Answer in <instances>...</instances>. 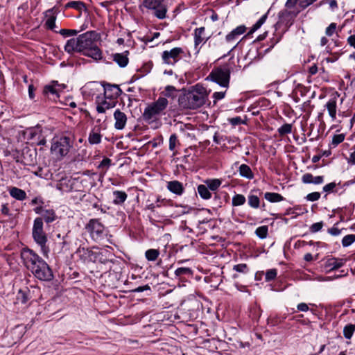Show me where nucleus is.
Listing matches in <instances>:
<instances>
[{
	"label": "nucleus",
	"mask_w": 355,
	"mask_h": 355,
	"mask_svg": "<svg viewBox=\"0 0 355 355\" xmlns=\"http://www.w3.org/2000/svg\"><path fill=\"white\" fill-rule=\"evenodd\" d=\"M292 132V125L289 123H285L282 125L279 129L278 132L281 136L289 134Z\"/></svg>",
	"instance_id": "3c124183"
},
{
	"label": "nucleus",
	"mask_w": 355,
	"mask_h": 355,
	"mask_svg": "<svg viewBox=\"0 0 355 355\" xmlns=\"http://www.w3.org/2000/svg\"><path fill=\"white\" fill-rule=\"evenodd\" d=\"M355 241V234H348L345 236L342 239V245L343 247H348Z\"/></svg>",
	"instance_id": "8fccbe9b"
},
{
	"label": "nucleus",
	"mask_w": 355,
	"mask_h": 355,
	"mask_svg": "<svg viewBox=\"0 0 355 355\" xmlns=\"http://www.w3.org/2000/svg\"><path fill=\"white\" fill-rule=\"evenodd\" d=\"M300 10H291L286 8L279 13V23L284 24L286 27H290L294 21L295 18L300 13Z\"/></svg>",
	"instance_id": "2eb2a0df"
},
{
	"label": "nucleus",
	"mask_w": 355,
	"mask_h": 355,
	"mask_svg": "<svg viewBox=\"0 0 355 355\" xmlns=\"http://www.w3.org/2000/svg\"><path fill=\"white\" fill-rule=\"evenodd\" d=\"M336 29V24L331 23L329 26L326 28L325 33L327 36L330 37L333 35Z\"/></svg>",
	"instance_id": "052dcab7"
},
{
	"label": "nucleus",
	"mask_w": 355,
	"mask_h": 355,
	"mask_svg": "<svg viewBox=\"0 0 355 355\" xmlns=\"http://www.w3.org/2000/svg\"><path fill=\"white\" fill-rule=\"evenodd\" d=\"M316 1L317 0H287L285 6L288 9H292L297 4L301 10H304Z\"/></svg>",
	"instance_id": "aec40b11"
},
{
	"label": "nucleus",
	"mask_w": 355,
	"mask_h": 355,
	"mask_svg": "<svg viewBox=\"0 0 355 355\" xmlns=\"http://www.w3.org/2000/svg\"><path fill=\"white\" fill-rule=\"evenodd\" d=\"M329 116L333 121L336 119L337 99L336 97L330 98L325 105Z\"/></svg>",
	"instance_id": "a878e982"
},
{
	"label": "nucleus",
	"mask_w": 355,
	"mask_h": 355,
	"mask_svg": "<svg viewBox=\"0 0 355 355\" xmlns=\"http://www.w3.org/2000/svg\"><path fill=\"white\" fill-rule=\"evenodd\" d=\"M114 119L115 120V129L121 130L125 128L128 118L123 112L121 111L119 109H116L114 112Z\"/></svg>",
	"instance_id": "a211bd4d"
},
{
	"label": "nucleus",
	"mask_w": 355,
	"mask_h": 355,
	"mask_svg": "<svg viewBox=\"0 0 355 355\" xmlns=\"http://www.w3.org/2000/svg\"><path fill=\"white\" fill-rule=\"evenodd\" d=\"M336 184L335 182H331L323 187V191L324 192H333L334 189L336 187Z\"/></svg>",
	"instance_id": "338daca9"
},
{
	"label": "nucleus",
	"mask_w": 355,
	"mask_h": 355,
	"mask_svg": "<svg viewBox=\"0 0 355 355\" xmlns=\"http://www.w3.org/2000/svg\"><path fill=\"white\" fill-rule=\"evenodd\" d=\"M80 49V53L94 46L100 39V35L95 31H89L78 37Z\"/></svg>",
	"instance_id": "1a4fd4ad"
},
{
	"label": "nucleus",
	"mask_w": 355,
	"mask_h": 355,
	"mask_svg": "<svg viewBox=\"0 0 355 355\" xmlns=\"http://www.w3.org/2000/svg\"><path fill=\"white\" fill-rule=\"evenodd\" d=\"M345 139V135L344 134H338V135H334L332 137V141L331 143V146L335 148L338 144L342 143Z\"/></svg>",
	"instance_id": "09e8293b"
},
{
	"label": "nucleus",
	"mask_w": 355,
	"mask_h": 355,
	"mask_svg": "<svg viewBox=\"0 0 355 355\" xmlns=\"http://www.w3.org/2000/svg\"><path fill=\"white\" fill-rule=\"evenodd\" d=\"M36 151L28 148L24 149L22 153L24 164L28 166L34 165L36 162Z\"/></svg>",
	"instance_id": "5701e85b"
},
{
	"label": "nucleus",
	"mask_w": 355,
	"mask_h": 355,
	"mask_svg": "<svg viewBox=\"0 0 355 355\" xmlns=\"http://www.w3.org/2000/svg\"><path fill=\"white\" fill-rule=\"evenodd\" d=\"M101 85L103 87V94L105 98L116 101V99L122 93V90L117 85L110 84L106 82H102Z\"/></svg>",
	"instance_id": "4468645a"
},
{
	"label": "nucleus",
	"mask_w": 355,
	"mask_h": 355,
	"mask_svg": "<svg viewBox=\"0 0 355 355\" xmlns=\"http://www.w3.org/2000/svg\"><path fill=\"white\" fill-rule=\"evenodd\" d=\"M345 263V261L343 259L331 257L327 259L324 267L328 269L329 271H333L341 268Z\"/></svg>",
	"instance_id": "412c9836"
},
{
	"label": "nucleus",
	"mask_w": 355,
	"mask_h": 355,
	"mask_svg": "<svg viewBox=\"0 0 355 355\" xmlns=\"http://www.w3.org/2000/svg\"><path fill=\"white\" fill-rule=\"evenodd\" d=\"M128 51H125L123 53H116L113 55V60L116 62L120 67H125L128 64V58L127 54Z\"/></svg>",
	"instance_id": "cd10ccee"
},
{
	"label": "nucleus",
	"mask_w": 355,
	"mask_h": 355,
	"mask_svg": "<svg viewBox=\"0 0 355 355\" xmlns=\"http://www.w3.org/2000/svg\"><path fill=\"white\" fill-rule=\"evenodd\" d=\"M32 236L34 241L41 248V251L44 256H47L49 248L46 245L48 241L47 235L44 230V223L40 218H35L32 228Z\"/></svg>",
	"instance_id": "39448f33"
},
{
	"label": "nucleus",
	"mask_w": 355,
	"mask_h": 355,
	"mask_svg": "<svg viewBox=\"0 0 355 355\" xmlns=\"http://www.w3.org/2000/svg\"><path fill=\"white\" fill-rule=\"evenodd\" d=\"M31 271L37 279L42 281H51L53 278L51 268L44 259L39 261L34 270Z\"/></svg>",
	"instance_id": "9b49d317"
},
{
	"label": "nucleus",
	"mask_w": 355,
	"mask_h": 355,
	"mask_svg": "<svg viewBox=\"0 0 355 355\" xmlns=\"http://www.w3.org/2000/svg\"><path fill=\"white\" fill-rule=\"evenodd\" d=\"M237 37H238V35H236V33H234V31H232L230 33H228L226 35L225 40L227 42H232L234 41Z\"/></svg>",
	"instance_id": "774afa93"
},
{
	"label": "nucleus",
	"mask_w": 355,
	"mask_h": 355,
	"mask_svg": "<svg viewBox=\"0 0 355 355\" xmlns=\"http://www.w3.org/2000/svg\"><path fill=\"white\" fill-rule=\"evenodd\" d=\"M85 229L95 241H99L104 237L105 226L100 222L99 219H90L85 225Z\"/></svg>",
	"instance_id": "9d476101"
},
{
	"label": "nucleus",
	"mask_w": 355,
	"mask_h": 355,
	"mask_svg": "<svg viewBox=\"0 0 355 355\" xmlns=\"http://www.w3.org/2000/svg\"><path fill=\"white\" fill-rule=\"evenodd\" d=\"M208 97L205 87L196 84L187 89H182L178 96L179 107L182 110H194L202 107Z\"/></svg>",
	"instance_id": "f257e3e1"
},
{
	"label": "nucleus",
	"mask_w": 355,
	"mask_h": 355,
	"mask_svg": "<svg viewBox=\"0 0 355 355\" xmlns=\"http://www.w3.org/2000/svg\"><path fill=\"white\" fill-rule=\"evenodd\" d=\"M193 274V271L190 268L187 267H181L178 268L175 271V275L176 277H182L184 275H191Z\"/></svg>",
	"instance_id": "49530a36"
},
{
	"label": "nucleus",
	"mask_w": 355,
	"mask_h": 355,
	"mask_svg": "<svg viewBox=\"0 0 355 355\" xmlns=\"http://www.w3.org/2000/svg\"><path fill=\"white\" fill-rule=\"evenodd\" d=\"M338 222L336 223L332 227L329 228L327 232L332 236H338L341 233L342 230L338 229L336 225H338Z\"/></svg>",
	"instance_id": "bf43d9fd"
},
{
	"label": "nucleus",
	"mask_w": 355,
	"mask_h": 355,
	"mask_svg": "<svg viewBox=\"0 0 355 355\" xmlns=\"http://www.w3.org/2000/svg\"><path fill=\"white\" fill-rule=\"evenodd\" d=\"M168 104L167 98L159 96L158 99L149 104L142 114V118L146 123L150 124L157 119L166 110Z\"/></svg>",
	"instance_id": "20e7f679"
},
{
	"label": "nucleus",
	"mask_w": 355,
	"mask_h": 355,
	"mask_svg": "<svg viewBox=\"0 0 355 355\" xmlns=\"http://www.w3.org/2000/svg\"><path fill=\"white\" fill-rule=\"evenodd\" d=\"M183 53V49L180 47H175L170 51H164L162 54L163 62L173 65L180 60V55Z\"/></svg>",
	"instance_id": "ddd939ff"
},
{
	"label": "nucleus",
	"mask_w": 355,
	"mask_h": 355,
	"mask_svg": "<svg viewBox=\"0 0 355 355\" xmlns=\"http://www.w3.org/2000/svg\"><path fill=\"white\" fill-rule=\"evenodd\" d=\"M226 91L225 92H216L213 94V98L214 104L219 100L223 99L225 96Z\"/></svg>",
	"instance_id": "e2e57ef3"
},
{
	"label": "nucleus",
	"mask_w": 355,
	"mask_h": 355,
	"mask_svg": "<svg viewBox=\"0 0 355 355\" xmlns=\"http://www.w3.org/2000/svg\"><path fill=\"white\" fill-rule=\"evenodd\" d=\"M277 269H270L266 271V282H270V281H272L273 279H275L277 277Z\"/></svg>",
	"instance_id": "864d4df0"
},
{
	"label": "nucleus",
	"mask_w": 355,
	"mask_h": 355,
	"mask_svg": "<svg viewBox=\"0 0 355 355\" xmlns=\"http://www.w3.org/2000/svg\"><path fill=\"white\" fill-rule=\"evenodd\" d=\"M264 198L270 202H278L284 200V198L278 193L266 192Z\"/></svg>",
	"instance_id": "72a5a7b5"
},
{
	"label": "nucleus",
	"mask_w": 355,
	"mask_h": 355,
	"mask_svg": "<svg viewBox=\"0 0 355 355\" xmlns=\"http://www.w3.org/2000/svg\"><path fill=\"white\" fill-rule=\"evenodd\" d=\"M198 193L201 198L208 200L211 198V193L208 187L205 184L198 186Z\"/></svg>",
	"instance_id": "f704fd0d"
},
{
	"label": "nucleus",
	"mask_w": 355,
	"mask_h": 355,
	"mask_svg": "<svg viewBox=\"0 0 355 355\" xmlns=\"http://www.w3.org/2000/svg\"><path fill=\"white\" fill-rule=\"evenodd\" d=\"M30 291L27 287L19 289L17 295V300L21 304H26L29 299Z\"/></svg>",
	"instance_id": "2f4dec72"
},
{
	"label": "nucleus",
	"mask_w": 355,
	"mask_h": 355,
	"mask_svg": "<svg viewBox=\"0 0 355 355\" xmlns=\"http://www.w3.org/2000/svg\"><path fill=\"white\" fill-rule=\"evenodd\" d=\"M57 12V10L55 7L49 9L45 12V16L47 17V19L45 22V26L47 28L55 32H58L57 31L54 30L55 28V21H56V15L55 13Z\"/></svg>",
	"instance_id": "6ab92c4d"
},
{
	"label": "nucleus",
	"mask_w": 355,
	"mask_h": 355,
	"mask_svg": "<svg viewBox=\"0 0 355 355\" xmlns=\"http://www.w3.org/2000/svg\"><path fill=\"white\" fill-rule=\"evenodd\" d=\"M320 196H321L320 193H319V192H312V193H309L306 196L305 198L308 201L314 202V201H316V200H319L320 198Z\"/></svg>",
	"instance_id": "4d7b16f0"
},
{
	"label": "nucleus",
	"mask_w": 355,
	"mask_h": 355,
	"mask_svg": "<svg viewBox=\"0 0 355 355\" xmlns=\"http://www.w3.org/2000/svg\"><path fill=\"white\" fill-rule=\"evenodd\" d=\"M313 176L311 173H305L302 177V181L304 184H312Z\"/></svg>",
	"instance_id": "680f3d73"
},
{
	"label": "nucleus",
	"mask_w": 355,
	"mask_h": 355,
	"mask_svg": "<svg viewBox=\"0 0 355 355\" xmlns=\"http://www.w3.org/2000/svg\"><path fill=\"white\" fill-rule=\"evenodd\" d=\"M355 331V324H348L343 329V335L345 338L350 339Z\"/></svg>",
	"instance_id": "a18cd8bd"
},
{
	"label": "nucleus",
	"mask_w": 355,
	"mask_h": 355,
	"mask_svg": "<svg viewBox=\"0 0 355 355\" xmlns=\"http://www.w3.org/2000/svg\"><path fill=\"white\" fill-rule=\"evenodd\" d=\"M39 218L42 219L43 223L44 221L46 224H49L57 219V216L55 211L53 209H44V212Z\"/></svg>",
	"instance_id": "bb28decb"
},
{
	"label": "nucleus",
	"mask_w": 355,
	"mask_h": 355,
	"mask_svg": "<svg viewBox=\"0 0 355 355\" xmlns=\"http://www.w3.org/2000/svg\"><path fill=\"white\" fill-rule=\"evenodd\" d=\"M83 55L92 58L93 60L98 61L102 59L103 53L100 48L98 46L97 44L88 49L83 53Z\"/></svg>",
	"instance_id": "4be33fe9"
},
{
	"label": "nucleus",
	"mask_w": 355,
	"mask_h": 355,
	"mask_svg": "<svg viewBox=\"0 0 355 355\" xmlns=\"http://www.w3.org/2000/svg\"><path fill=\"white\" fill-rule=\"evenodd\" d=\"M178 90L174 86L172 85H167L164 90L161 93L162 95H163V97L166 98H175L176 97L175 92Z\"/></svg>",
	"instance_id": "58836bf2"
},
{
	"label": "nucleus",
	"mask_w": 355,
	"mask_h": 355,
	"mask_svg": "<svg viewBox=\"0 0 355 355\" xmlns=\"http://www.w3.org/2000/svg\"><path fill=\"white\" fill-rule=\"evenodd\" d=\"M206 186L212 191H216L221 184V181L219 179H210L205 180Z\"/></svg>",
	"instance_id": "4c0bfd02"
},
{
	"label": "nucleus",
	"mask_w": 355,
	"mask_h": 355,
	"mask_svg": "<svg viewBox=\"0 0 355 355\" xmlns=\"http://www.w3.org/2000/svg\"><path fill=\"white\" fill-rule=\"evenodd\" d=\"M105 96H97L96 98V103L97 104L96 110L98 113H104L107 110L111 109L116 106L117 101L114 100L107 101Z\"/></svg>",
	"instance_id": "dca6fc26"
},
{
	"label": "nucleus",
	"mask_w": 355,
	"mask_h": 355,
	"mask_svg": "<svg viewBox=\"0 0 355 355\" xmlns=\"http://www.w3.org/2000/svg\"><path fill=\"white\" fill-rule=\"evenodd\" d=\"M254 191H252L248 196V205L250 207L253 209H258L260 206V200L259 198L257 196L253 194Z\"/></svg>",
	"instance_id": "e433bc0d"
},
{
	"label": "nucleus",
	"mask_w": 355,
	"mask_h": 355,
	"mask_svg": "<svg viewBox=\"0 0 355 355\" xmlns=\"http://www.w3.org/2000/svg\"><path fill=\"white\" fill-rule=\"evenodd\" d=\"M177 143H178V140L176 134H172L169 138L168 146V148L171 151H173L175 150Z\"/></svg>",
	"instance_id": "5fc2aeb1"
},
{
	"label": "nucleus",
	"mask_w": 355,
	"mask_h": 355,
	"mask_svg": "<svg viewBox=\"0 0 355 355\" xmlns=\"http://www.w3.org/2000/svg\"><path fill=\"white\" fill-rule=\"evenodd\" d=\"M88 141L90 144H98L101 141V135L99 132H92L89 135Z\"/></svg>",
	"instance_id": "37998d69"
},
{
	"label": "nucleus",
	"mask_w": 355,
	"mask_h": 355,
	"mask_svg": "<svg viewBox=\"0 0 355 355\" xmlns=\"http://www.w3.org/2000/svg\"><path fill=\"white\" fill-rule=\"evenodd\" d=\"M323 227L322 222L315 223L310 227V231L313 233L320 231Z\"/></svg>",
	"instance_id": "0e129e2a"
},
{
	"label": "nucleus",
	"mask_w": 355,
	"mask_h": 355,
	"mask_svg": "<svg viewBox=\"0 0 355 355\" xmlns=\"http://www.w3.org/2000/svg\"><path fill=\"white\" fill-rule=\"evenodd\" d=\"M159 255V251L157 249H149L146 251L145 257L148 261H155Z\"/></svg>",
	"instance_id": "a19ab883"
},
{
	"label": "nucleus",
	"mask_w": 355,
	"mask_h": 355,
	"mask_svg": "<svg viewBox=\"0 0 355 355\" xmlns=\"http://www.w3.org/2000/svg\"><path fill=\"white\" fill-rule=\"evenodd\" d=\"M38 134L37 130L34 128H28L24 132V137L28 141H33Z\"/></svg>",
	"instance_id": "ea45409f"
},
{
	"label": "nucleus",
	"mask_w": 355,
	"mask_h": 355,
	"mask_svg": "<svg viewBox=\"0 0 355 355\" xmlns=\"http://www.w3.org/2000/svg\"><path fill=\"white\" fill-rule=\"evenodd\" d=\"M21 258L24 266L30 270H34L39 261L43 260L37 253L28 248H24L21 250Z\"/></svg>",
	"instance_id": "f8f14e48"
},
{
	"label": "nucleus",
	"mask_w": 355,
	"mask_h": 355,
	"mask_svg": "<svg viewBox=\"0 0 355 355\" xmlns=\"http://www.w3.org/2000/svg\"><path fill=\"white\" fill-rule=\"evenodd\" d=\"M267 17L268 13H266L253 25V26L251 28L250 31L248 32L246 36L258 30L265 23Z\"/></svg>",
	"instance_id": "79ce46f5"
},
{
	"label": "nucleus",
	"mask_w": 355,
	"mask_h": 355,
	"mask_svg": "<svg viewBox=\"0 0 355 355\" xmlns=\"http://www.w3.org/2000/svg\"><path fill=\"white\" fill-rule=\"evenodd\" d=\"M165 0H144L143 6L148 10L153 11V15L159 19L166 18L167 6Z\"/></svg>",
	"instance_id": "6e6552de"
},
{
	"label": "nucleus",
	"mask_w": 355,
	"mask_h": 355,
	"mask_svg": "<svg viewBox=\"0 0 355 355\" xmlns=\"http://www.w3.org/2000/svg\"><path fill=\"white\" fill-rule=\"evenodd\" d=\"M245 198L242 194H236L233 196L232 200V204L234 207L241 206L244 205L245 202Z\"/></svg>",
	"instance_id": "c03bdc74"
},
{
	"label": "nucleus",
	"mask_w": 355,
	"mask_h": 355,
	"mask_svg": "<svg viewBox=\"0 0 355 355\" xmlns=\"http://www.w3.org/2000/svg\"><path fill=\"white\" fill-rule=\"evenodd\" d=\"M205 27L196 28L194 30V43L196 47L198 46L204 40L205 38L203 37V35L205 33Z\"/></svg>",
	"instance_id": "473e14b6"
},
{
	"label": "nucleus",
	"mask_w": 355,
	"mask_h": 355,
	"mask_svg": "<svg viewBox=\"0 0 355 355\" xmlns=\"http://www.w3.org/2000/svg\"><path fill=\"white\" fill-rule=\"evenodd\" d=\"M113 203L116 205H121L127 200L128 195L125 191H113Z\"/></svg>",
	"instance_id": "c85d7f7f"
},
{
	"label": "nucleus",
	"mask_w": 355,
	"mask_h": 355,
	"mask_svg": "<svg viewBox=\"0 0 355 355\" xmlns=\"http://www.w3.org/2000/svg\"><path fill=\"white\" fill-rule=\"evenodd\" d=\"M64 50L69 54H72L74 52L80 53L78 38L76 37L68 40L64 46Z\"/></svg>",
	"instance_id": "393cba45"
},
{
	"label": "nucleus",
	"mask_w": 355,
	"mask_h": 355,
	"mask_svg": "<svg viewBox=\"0 0 355 355\" xmlns=\"http://www.w3.org/2000/svg\"><path fill=\"white\" fill-rule=\"evenodd\" d=\"M352 152L349 154V157L347 158L348 164L355 165V145L351 149Z\"/></svg>",
	"instance_id": "69168bd1"
},
{
	"label": "nucleus",
	"mask_w": 355,
	"mask_h": 355,
	"mask_svg": "<svg viewBox=\"0 0 355 355\" xmlns=\"http://www.w3.org/2000/svg\"><path fill=\"white\" fill-rule=\"evenodd\" d=\"M268 231V226L263 225V226H260L257 228V230L255 231V234L259 238L263 239L267 237Z\"/></svg>",
	"instance_id": "de8ad7c7"
},
{
	"label": "nucleus",
	"mask_w": 355,
	"mask_h": 355,
	"mask_svg": "<svg viewBox=\"0 0 355 355\" xmlns=\"http://www.w3.org/2000/svg\"><path fill=\"white\" fill-rule=\"evenodd\" d=\"M111 159L108 157H105L98 164V168H105V172L109 168V167L111 166Z\"/></svg>",
	"instance_id": "6e6d98bb"
},
{
	"label": "nucleus",
	"mask_w": 355,
	"mask_h": 355,
	"mask_svg": "<svg viewBox=\"0 0 355 355\" xmlns=\"http://www.w3.org/2000/svg\"><path fill=\"white\" fill-rule=\"evenodd\" d=\"M167 189L173 193L181 196L184 191L182 183L178 180L169 181L167 182Z\"/></svg>",
	"instance_id": "b1692460"
},
{
	"label": "nucleus",
	"mask_w": 355,
	"mask_h": 355,
	"mask_svg": "<svg viewBox=\"0 0 355 355\" xmlns=\"http://www.w3.org/2000/svg\"><path fill=\"white\" fill-rule=\"evenodd\" d=\"M168 104L167 98L159 96L158 99L149 104L142 114V118L146 123L150 124L157 119L166 110Z\"/></svg>",
	"instance_id": "7ed1b4c3"
},
{
	"label": "nucleus",
	"mask_w": 355,
	"mask_h": 355,
	"mask_svg": "<svg viewBox=\"0 0 355 355\" xmlns=\"http://www.w3.org/2000/svg\"><path fill=\"white\" fill-rule=\"evenodd\" d=\"M230 68L227 65L216 67L209 73L207 79L215 82L220 87L227 88L230 80Z\"/></svg>",
	"instance_id": "423d86ee"
},
{
	"label": "nucleus",
	"mask_w": 355,
	"mask_h": 355,
	"mask_svg": "<svg viewBox=\"0 0 355 355\" xmlns=\"http://www.w3.org/2000/svg\"><path fill=\"white\" fill-rule=\"evenodd\" d=\"M59 33L64 37H69L77 35L78 31L73 29H61Z\"/></svg>",
	"instance_id": "13d9d810"
},
{
	"label": "nucleus",
	"mask_w": 355,
	"mask_h": 355,
	"mask_svg": "<svg viewBox=\"0 0 355 355\" xmlns=\"http://www.w3.org/2000/svg\"><path fill=\"white\" fill-rule=\"evenodd\" d=\"M65 8H72L77 10L81 11L83 10H87L86 6L84 2L80 1H71L65 5Z\"/></svg>",
	"instance_id": "c9c22d12"
},
{
	"label": "nucleus",
	"mask_w": 355,
	"mask_h": 355,
	"mask_svg": "<svg viewBox=\"0 0 355 355\" xmlns=\"http://www.w3.org/2000/svg\"><path fill=\"white\" fill-rule=\"evenodd\" d=\"M56 86H59V85L55 81H53L51 85H45L42 92L44 98L55 101L56 98L59 97L58 89L56 88Z\"/></svg>",
	"instance_id": "f3484780"
},
{
	"label": "nucleus",
	"mask_w": 355,
	"mask_h": 355,
	"mask_svg": "<svg viewBox=\"0 0 355 355\" xmlns=\"http://www.w3.org/2000/svg\"><path fill=\"white\" fill-rule=\"evenodd\" d=\"M239 171L241 177L245 178L248 180H252L254 178V174L250 167L247 164H241L239 166Z\"/></svg>",
	"instance_id": "7c9ffc66"
},
{
	"label": "nucleus",
	"mask_w": 355,
	"mask_h": 355,
	"mask_svg": "<svg viewBox=\"0 0 355 355\" xmlns=\"http://www.w3.org/2000/svg\"><path fill=\"white\" fill-rule=\"evenodd\" d=\"M72 147L69 137L64 136L52 140L51 151L59 158L66 156Z\"/></svg>",
	"instance_id": "0eeeda50"
},
{
	"label": "nucleus",
	"mask_w": 355,
	"mask_h": 355,
	"mask_svg": "<svg viewBox=\"0 0 355 355\" xmlns=\"http://www.w3.org/2000/svg\"><path fill=\"white\" fill-rule=\"evenodd\" d=\"M233 270L241 273L246 274L249 272V268L246 263L234 265Z\"/></svg>",
	"instance_id": "603ef678"
},
{
	"label": "nucleus",
	"mask_w": 355,
	"mask_h": 355,
	"mask_svg": "<svg viewBox=\"0 0 355 355\" xmlns=\"http://www.w3.org/2000/svg\"><path fill=\"white\" fill-rule=\"evenodd\" d=\"M168 104L167 98L159 96L158 99L149 104L142 114V118L146 123L150 124L157 119L166 110Z\"/></svg>",
	"instance_id": "f03ea898"
},
{
	"label": "nucleus",
	"mask_w": 355,
	"mask_h": 355,
	"mask_svg": "<svg viewBox=\"0 0 355 355\" xmlns=\"http://www.w3.org/2000/svg\"><path fill=\"white\" fill-rule=\"evenodd\" d=\"M9 193L11 197L17 200H24L27 198L26 193L25 191L17 188V187H12L9 190Z\"/></svg>",
	"instance_id": "c756f323"
}]
</instances>
